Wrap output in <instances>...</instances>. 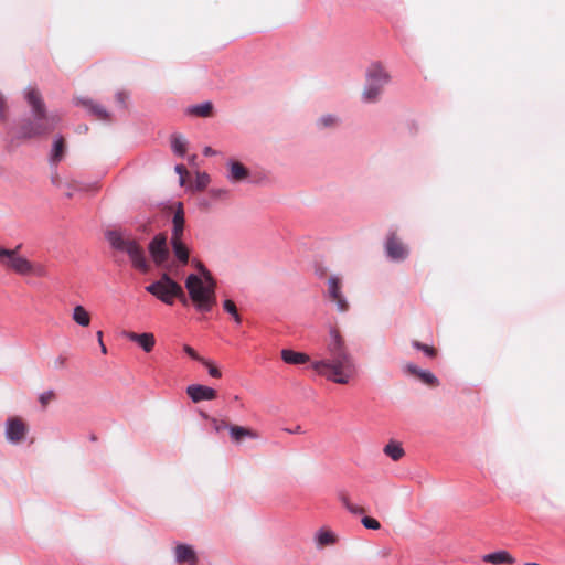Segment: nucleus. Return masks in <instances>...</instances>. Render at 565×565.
Instances as JSON below:
<instances>
[{"label": "nucleus", "mask_w": 565, "mask_h": 565, "mask_svg": "<svg viewBox=\"0 0 565 565\" xmlns=\"http://www.w3.org/2000/svg\"><path fill=\"white\" fill-rule=\"evenodd\" d=\"M328 358L316 360L311 367L327 380L348 384L358 375V366L340 331L330 327L327 342Z\"/></svg>", "instance_id": "1"}, {"label": "nucleus", "mask_w": 565, "mask_h": 565, "mask_svg": "<svg viewBox=\"0 0 565 565\" xmlns=\"http://www.w3.org/2000/svg\"><path fill=\"white\" fill-rule=\"evenodd\" d=\"M24 98L31 108V118L22 120L19 136L30 139L53 131L61 121V116L55 111L46 110L40 92L30 86L24 90Z\"/></svg>", "instance_id": "2"}, {"label": "nucleus", "mask_w": 565, "mask_h": 565, "mask_svg": "<svg viewBox=\"0 0 565 565\" xmlns=\"http://www.w3.org/2000/svg\"><path fill=\"white\" fill-rule=\"evenodd\" d=\"M192 264L201 275L190 274L185 279V288L195 309L200 312H209L216 302L215 282L202 263L193 260Z\"/></svg>", "instance_id": "3"}, {"label": "nucleus", "mask_w": 565, "mask_h": 565, "mask_svg": "<svg viewBox=\"0 0 565 565\" xmlns=\"http://www.w3.org/2000/svg\"><path fill=\"white\" fill-rule=\"evenodd\" d=\"M105 238L114 250L128 256L131 266L136 270L143 274L149 271L150 264L142 245L137 238L121 230H107Z\"/></svg>", "instance_id": "4"}, {"label": "nucleus", "mask_w": 565, "mask_h": 565, "mask_svg": "<svg viewBox=\"0 0 565 565\" xmlns=\"http://www.w3.org/2000/svg\"><path fill=\"white\" fill-rule=\"evenodd\" d=\"M366 83L362 92V100L366 104L376 103L384 87L390 83L391 76L380 62L369 65L365 73Z\"/></svg>", "instance_id": "5"}, {"label": "nucleus", "mask_w": 565, "mask_h": 565, "mask_svg": "<svg viewBox=\"0 0 565 565\" xmlns=\"http://www.w3.org/2000/svg\"><path fill=\"white\" fill-rule=\"evenodd\" d=\"M146 291L169 306L174 303L175 298L180 299L183 303L186 302L183 288L167 273H163L158 280L148 285Z\"/></svg>", "instance_id": "6"}, {"label": "nucleus", "mask_w": 565, "mask_h": 565, "mask_svg": "<svg viewBox=\"0 0 565 565\" xmlns=\"http://www.w3.org/2000/svg\"><path fill=\"white\" fill-rule=\"evenodd\" d=\"M184 212L182 209V204L179 203L178 209L174 212L172 218L170 244L175 259L182 266L189 263L190 257V249L186 243L184 242Z\"/></svg>", "instance_id": "7"}, {"label": "nucleus", "mask_w": 565, "mask_h": 565, "mask_svg": "<svg viewBox=\"0 0 565 565\" xmlns=\"http://www.w3.org/2000/svg\"><path fill=\"white\" fill-rule=\"evenodd\" d=\"M19 246L14 249H8L0 246V265L21 276H28L30 269V260L20 255Z\"/></svg>", "instance_id": "8"}, {"label": "nucleus", "mask_w": 565, "mask_h": 565, "mask_svg": "<svg viewBox=\"0 0 565 565\" xmlns=\"http://www.w3.org/2000/svg\"><path fill=\"white\" fill-rule=\"evenodd\" d=\"M28 433L29 426L21 417L11 416L4 422V437L11 445H19L23 443Z\"/></svg>", "instance_id": "9"}, {"label": "nucleus", "mask_w": 565, "mask_h": 565, "mask_svg": "<svg viewBox=\"0 0 565 565\" xmlns=\"http://www.w3.org/2000/svg\"><path fill=\"white\" fill-rule=\"evenodd\" d=\"M327 297L335 303L339 312H345L349 309V302L342 292V280L339 276L332 275L327 281Z\"/></svg>", "instance_id": "10"}, {"label": "nucleus", "mask_w": 565, "mask_h": 565, "mask_svg": "<svg viewBox=\"0 0 565 565\" xmlns=\"http://www.w3.org/2000/svg\"><path fill=\"white\" fill-rule=\"evenodd\" d=\"M148 249L153 263L157 266H161L168 260L169 248L167 244V237L163 234L156 235L149 243Z\"/></svg>", "instance_id": "11"}, {"label": "nucleus", "mask_w": 565, "mask_h": 565, "mask_svg": "<svg viewBox=\"0 0 565 565\" xmlns=\"http://www.w3.org/2000/svg\"><path fill=\"white\" fill-rule=\"evenodd\" d=\"M225 167H226L225 178L232 184L244 182L249 178L250 172H249L248 168L245 167L238 160L228 159L225 162Z\"/></svg>", "instance_id": "12"}, {"label": "nucleus", "mask_w": 565, "mask_h": 565, "mask_svg": "<svg viewBox=\"0 0 565 565\" xmlns=\"http://www.w3.org/2000/svg\"><path fill=\"white\" fill-rule=\"evenodd\" d=\"M385 252L387 257L394 262H402L408 256L407 247L397 239L394 233L386 239Z\"/></svg>", "instance_id": "13"}, {"label": "nucleus", "mask_w": 565, "mask_h": 565, "mask_svg": "<svg viewBox=\"0 0 565 565\" xmlns=\"http://www.w3.org/2000/svg\"><path fill=\"white\" fill-rule=\"evenodd\" d=\"M186 394L194 403L212 401L216 398V391L202 384H191L186 387Z\"/></svg>", "instance_id": "14"}, {"label": "nucleus", "mask_w": 565, "mask_h": 565, "mask_svg": "<svg viewBox=\"0 0 565 565\" xmlns=\"http://www.w3.org/2000/svg\"><path fill=\"white\" fill-rule=\"evenodd\" d=\"M122 335L128 340L137 343L145 352L152 351L156 344V338L151 332L136 333L125 331Z\"/></svg>", "instance_id": "15"}, {"label": "nucleus", "mask_w": 565, "mask_h": 565, "mask_svg": "<svg viewBox=\"0 0 565 565\" xmlns=\"http://www.w3.org/2000/svg\"><path fill=\"white\" fill-rule=\"evenodd\" d=\"M174 558L178 564L189 565H196L199 561L194 548L188 544H178L174 547Z\"/></svg>", "instance_id": "16"}, {"label": "nucleus", "mask_w": 565, "mask_h": 565, "mask_svg": "<svg viewBox=\"0 0 565 565\" xmlns=\"http://www.w3.org/2000/svg\"><path fill=\"white\" fill-rule=\"evenodd\" d=\"M228 433L232 440L237 444L243 441L245 438L257 439L259 437L255 430L243 426L231 425L228 426Z\"/></svg>", "instance_id": "17"}, {"label": "nucleus", "mask_w": 565, "mask_h": 565, "mask_svg": "<svg viewBox=\"0 0 565 565\" xmlns=\"http://www.w3.org/2000/svg\"><path fill=\"white\" fill-rule=\"evenodd\" d=\"M337 535L329 529H319L315 534V543L318 548L330 546L337 543Z\"/></svg>", "instance_id": "18"}, {"label": "nucleus", "mask_w": 565, "mask_h": 565, "mask_svg": "<svg viewBox=\"0 0 565 565\" xmlns=\"http://www.w3.org/2000/svg\"><path fill=\"white\" fill-rule=\"evenodd\" d=\"M281 359L287 364L300 365L310 361V356L302 352H296L290 349L281 350Z\"/></svg>", "instance_id": "19"}, {"label": "nucleus", "mask_w": 565, "mask_h": 565, "mask_svg": "<svg viewBox=\"0 0 565 565\" xmlns=\"http://www.w3.org/2000/svg\"><path fill=\"white\" fill-rule=\"evenodd\" d=\"M483 561L491 564H512L514 558L507 551H498L483 556Z\"/></svg>", "instance_id": "20"}, {"label": "nucleus", "mask_w": 565, "mask_h": 565, "mask_svg": "<svg viewBox=\"0 0 565 565\" xmlns=\"http://www.w3.org/2000/svg\"><path fill=\"white\" fill-rule=\"evenodd\" d=\"M383 452L390 457L393 461H398L401 460L404 455H405V451L401 445V443L396 441V440H391L388 441L384 448H383Z\"/></svg>", "instance_id": "21"}, {"label": "nucleus", "mask_w": 565, "mask_h": 565, "mask_svg": "<svg viewBox=\"0 0 565 565\" xmlns=\"http://www.w3.org/2000/svg\"><path fill=\"white\" fill-rule=\"evenodd\" d=\"M72 319L75 323L81 327H88L90 324L89 312L81 305L74 307L72 312Z\"/></svg>", "instance_id": "22"}, {"label": "nucleus", "mask_w": 565, "mask_h": 565, "mask_svg": "<svg viewBox=\"0 0 565 565\" xmlns=\"http://www.w3.org/2000/svg\"><path fill=\"white\" fill-rule=\"evenodd\" d=\"M64 140L61 136L56 137L53 141L50 160L53 164L58 163L64 157Z\"/></svg>", "instance_id": "23"}, {"label": "nucleus", "mask_w": 565, "mask_h": 565, "mask_svg": "<svg viewBox=\"0 0 565 565\" xmlns=\"http://www.w3.org/2000/svg\"><path fill=\"white\" fill-rule=\"evenodd\" d=\"M171 148L175 154L183 157L188 149V141L184 137L174 135L171 139Z\"/></svg>", "instance_id": "24"}, {"label": "nucleus", "mask_w": 565, "mask_h": 565, "mask_svg": "<svg viewBox=\"0 0 565 565\" xmlns=\"http://www.w3.org/2000/svg\"><path fill=\"white\" fill-rule=\"evenodd\" d=\"M338 124L339 118L333 114H324L320 116L316 121V126L319 129L334 128Z\"/></svg>", "instance_id": "25"}, {"label": "nucleus", "mask_w": 565, "mask_h": 565, "mask_svg": "<svg viewBox=\"0 0 565 565\" xmlns=\"http://www.w3.org/2000/svg\"><path fill=\"white\" fill-rule=\"evenodd\" d=\"M212 103L211 102H204L199 105L191 106L189 108V113L199 117H209L212 113Z\"/></svg>", "instance_id": "26"}, {"label": "nucleus", "mask_w": 565, "mask_h": 565, "mask_svg": "<svg viewBox=\"0 0 565 565\" xmlns=\"http://www.w3.org/2000/svg\"><path fill=\"white\" fill-rule=\"evenodd\" d=\"M223 309L225 312H227L232 319L234 320V322L236 324H241L242 323V317L241 315L238 313V310H237V307L235 305V302L231 299H225L223 301Z\"/></svg>", "instance_id": "27"}, {"label": "nucleus", "mask_w": 565, "mask_h": 565, "mask_svg": "<svg viewBox=\"0 0 565 565\" xmlns=\"http://www.w3.org/2000/svg\"><path fill=\"white\" fill-rule=\"evenodd\" d=\"M231 191L225 186H214L209 190V196L213 201H225L230 198Z\"/></svg>", "instance_id": "28"}, {"label": "nucleus", "mask_w": 565, "mask_h": 565, "mask_svg": "<svg viewBox=\"0 0 565 565\" xmlns=\"http://www.w3.org/2000/svg\"><path fill=\"white\" fill-rule=\"evenodd\" d=\"M84 105L97 118H99V119H107L108 118V113H107V110L103 106L94 104L92 100H85Z\"/></svg>", "instance_id": "29"}, {"label": "nucleus", "mask_w": 565, "mask_h": 565, "mask_svg": "<svg viewBox=\"0 0 565 565\" xmlns=\"http://www.w3.org/2000/svg\"><path fill=\"white\" fill-rule=\"evenodd\" d=\"M339 500L342 503V505L352 514H362L364 512V510L361 507L352 503L345 493H340Z\"/></svg>", "instance_id": "30"}, {"label": "nucleus", "mask_w": 565, "mask_h": 565, "mask_svg": "<svg viewBox=\"0 0 565 565\" xmlns=\"http://www.w3.org/2000/svg\"><path fill=\"white\" fill-rule=\"evenodd\" d=\"M211 183V177L206 172H196L194 180L195 190H203Z\"/></svg>", "instance_id": "31"}, {"label": "nucleus", "mask_w": 565, "mask_h": 565, "mask_svg": "<svg viewBox=\"0 0 565 565\" xmlns=\"http://www.w3.org/2000/svg\"><path fill=\"white\" fill-rule=\"evenodd\" d=\"M200 363L207 369L210 376L214 379H220L222 376V372L211 360L203 358Z\"/></svg>", "instance_id": "32"}, {"label": "nucleus", "mask_w": 565, "mask_h": 565, "mask_svg": "<svg viewBox=\"0 0 565 565\" xmlns=\"http://www.w3.org/2000/svg\"><path fill=\"white\" fill-rule=\"evenodd\" d=\"M417 377L425 384L435 386L438 384V379L427 370H422Z\"/></svg>", "instance_id": "33"}, {"label": "nucleus", "mask_w": 565, "mask_h": 565, "mask_svg": "<svg viewBox=\"0 0 565 565\" xmlns=\"http://www.w3.org/2000/svg\"><path fill=\"white\" fill-rule=\"evenodd\" d=\"M36 276V277H45L47 275V270L42 264H34L30 262V269L28 270V276Z\"/></svg>", "instance_id": "34"}, {"label": "nucleus", "mask_w": 565, "mask_h": 565, "mask_svg": "<svg viewBox=\"0 0 565 565\" xmlns=\"http://www.w3.org/2000/svg\"><path fill=\"white\" fill-rule=\"evenodd\" d=\"M413 347L417 350H420L425 355L433 358L436 354V351L433 347H429L427 344L420 343L418 341L413 342Z\"/></svg>", "instance_id": "35"}, {"label": "nucleus", "mask_w": 565, "mask_h": 565, "mask_svg": "<svg viewBox=\"0 0 565 565\" xmlns=\"http://www.w3.org/2000/svg\"><path fill=\"white\" fill-rule=\"evenodd\" d=\"M210 423H211V426H212V429L215 431V433H221L222 430L224 429H227L228 430V426L225 422L223 420H217L216 418H209Z\"/></svg>", "instance_id": "36"}, {"label": "nucleus", "mask_w": 565, "mask_h": 565, "mask_svg": "<svg viewBox=\"0 0 565 565\" xmlns=\"http://www.w3.org/2000/svg\"><path fill=\"white\" fill-rule=\"evenodd\" d=\"M362 524L364 525V527L370 529V530H379L381 527L380 522L370 516H364L362 519Z\"/></svg>", "instance_id": "37"}, {"label": "nucleus", "mask_w": 565, "mask_h": 565, "mask_svg": "<svg viewBox=\"0 0 565 565\" xmlns=\"http://www.w3.org/2000/svg\"><path fill=\"white\" fill-rule=\"evenodd\" d=\"M183 351H184V352H185V353H186L191 359H193V360H195V361H198V362H201V360L203 359V356L199 355V354L196 353V351H195L192 347H190V345H188V344H184V345H183Z\"/></svg>", "instance_id": "38"}, {"label": "nucleus", "mask_w": 565, "mask_h": 565, "mask_svg": "<svg viewBox=\"0 0 565 565\" xmlns=\"http://www.w3.org/2000/svg\"><path fill=\"white\" fill-rule=\"evenodd\" d=\"M54 397V393L52 391H46L40 395V403L45 406Z\"/></svg>", "instance_id": "39"}, {"label": "nucleus", "mask_w": 565, "mask_h": 565, "mask_svg": "<svg viewBox=\"0 0 565 565\" xmlns=\"http://www.w3.org/2000/svg\"><path fill=\"white\" fill-rule=\"evenodd\" d=\"M404 370H405L406 372H408L409 374L415 375V376L419 375V373H420V371H422V369H419L418 366H416V365H415V364H413V363H407V364L404 366Z\"/></svg>", "instance_id": "40"}, {"label": "nucleus", "mask_w": 565, "mask_h": 565, "mask_svg": "<svg viewBox=\"0 0 565 565\" xmlns=\"http://www.w3.org/2000/svg\"><path fill=\"white\" fill-rule=\"evenodd\" d=\"M174 170L180 175V185H183L184 184V174L186 173V169L182 164H177Z\"/></svg>", "instance_id": "41"}, {"label": "nucleus", "mask_w": 565, "mask_h": 565, "mask_svg": "<svg viewBox=\"0 0 565 565\" xmlns=\"http://www.w3.org/2000/svg\"><path fill=\"white\" fill-rule=\"evenodd\" d=\"M96 335H97V339H98V343H99L102 353L106 354L107 353V348H106V345L103 342V332L102 331H97Z\"/></svg>", "instance_id": "42"}, {"label": "nucleus", "mask_w": 565, "mask_h": 565, "mask_svg": "<svg viewBox=\"0 0 565 565\" xmlns=\"http://www.w3.org/2000/svg\"><path fill=\"white\" fill-rule=\"evenodd\" d=\"M0 118H6V102L4 98L0 95Z\"/></svg>", "instance_id": "43"}, {"label": "nucleus", "mask_w": 565, "mask_h": 565, "mask_svg": "<svg viewBox=\"0 0 565 565\" xmlns=\"http://www.w3.org/2000/svg\"><path fill=\"white\" fill-rule=\"evenodd\" d=\"M203 154L204 156H215L216 154V151L213 150L211 147H205L203 149Z\"/></svg>", "instance_id": "44"}, {"label": "nucleus", "mask_w": 565, "mask_h": 565, "mask_svg": "<svg viewBox=\"0 0 565 565\" xmlns=\"http://www.w3.org/2000/svg\"><path fill=\"white\" fill-rule=\"evenodd\" d=\"M117 98H118V100L122 104V103H124V98H125L124 93H118V94H117Z\"/></svg>", "instance_id": "45"}]
</instances>
